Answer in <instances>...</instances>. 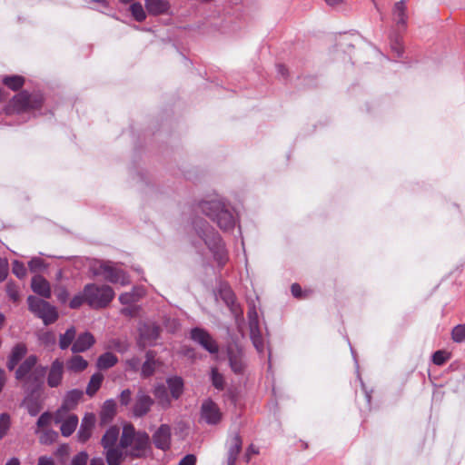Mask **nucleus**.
<instances>
[{"mask_svg":"<svg viewBox=\"0 0 465 465\" xmlns=\"http://www.w3.org/2000/svg\"><path fill=\"white\" fill-rule=\"evenodd\" d=\"M120 445L124 451V460L126 458H142L150 447V437L144 431L135 430L132 424H126L123 427Z\"/></svg>","mask_w":465,"mask_h":465,"instance_id":"f257e3e1","label":"nucleus"},{"mask_svg":"<svg viewBox=\"0 0 465 465\" xmlns=\"http://www.w3.org/2000/svg\"><path fill=\"white\" fill-rule=\"evenodd\" d=\"M200 210L223 231L233 230L236 218L230 206L220 199L203 200L199 203Z\"/></svg>","mask_w":465,"mask_h":465,"instance_id":"f03ea898","label":"nucleus"},{"mask_svg":"<svg viewBox=\"0 0 465 465\" xmlns=\"http://www.w3.org/2000/svg\"><path fill=\"white\" fill-rule=\"evenodd\" d=\"M38 361L36 355H29L18 366L15 371V378L22 382L25 391L35 392L42 385V378L45 371V367L35 368Z\"/></svg>","mask_w":465,"mask_h":465,"instance_id":"7ed1b4c3","label":"nucleus"},{"mask_svg":"<svg viewBox=\"0 0 465 465\" xmlns=\"http://www.w3.org/2000/svg\"><path fill=\"white\" fill-rule=\"evenodd\" d=\"M120 429L111 426L101 440L104 455L108 465H121L124 462V451L120 445Z\"/></svg>","mask_w":465,"mask_h":465,"instance_id":"20e7f679","label":"nucleus"},{"mask_svg":"<svg viewBox=\"0 0 465 465\" xmlns=\"http://www.w3.org/2000/svg\"><path fill=\"white\" fill-rule=\"evenodd\" d=\"M86 303L94 309L106 307L114 297V292L108 285L89 283L85 285Z\"/></svg>","mask_w":465,"mask_h":465,"instance_id":"39448f33","label":"nucleus"},{"mask_svg":"<svg viewBox=\"0 0 465 465\" xmlns=\"http://www.w3.org/2000/svg\"><path fill=\"white\" fill-rule=\"evenodd\" d=\"M28 309L37 318L41 319L45 325L54 323L58 317V312L54 306L48 302L30 295L27 298Z\"/></svg>","mask_w":465,"mask_h":465,"instance_id":"423d86ee","label":"nucleus"},{"mask_svg":"<svg viewBox=\"0 0 465 465\" xmlns=\"http://www.w3.org/2000/svg\"><path fill=\"white\" fill-rule=\"evenodd\" d=\"M91 270L94 275H104L112 283L126 285L130 282L128 275L108 261H94L91 264Z\"/></svg>","mask_w":465,"mask_h":465,"instance_id":"0eeeda50","label":"nucleus"},{"mask_svg":"<svg viewBox=\"0 0 465 465\" xmlns=\"http://www.w3.org/2000/svg\"><path fill=\"white\" fill-rule=\"evenodd\" d=\"M43 99L37 94H29L26 91L18 93L11 101V104L18 113L29 112L39 109L42 106Z\"/></svg>","mask_w":465,"mask_h":465,"instance_id":"6e6552de","label":"nucleus"},{"mask_svg":"<svg viewBox=\"0 0 465 465\" xmlns=\"http://www.w3.org/2000/svg\"><path fill=\"white\" fill-rule=\"evenodd\" d=\"M247 316L251 340L257 351L262 353L264 351V341L260 330L258 312L253 302L249 305Z\"/></svg>","mask_w":465,"mask_h":465,"instance_id":"1a4fd4ad","label":"nucleus"},{"mask_svg":"<svg viewBox=\"0 0 465 465\" xmlns=\"http://www.w3.org/2000/svg\"><path fill=\"white\" fill-rule=\"evenodd\" d=\"M203 240L213 253L214 259L220 265H224L227 261V252L220 234H203Z\"/></svg>","mask_w":465,"mask_h":465,"instance_id":"9d476101","label":"nucleus"},{"mask_svg":"<svg viewBox=\"0 0 465 465\" xmlns=\"http://www.w3.org/2000/svg\"><path fill=\"white\" fill-rule=\"evenodd\" d=\"M191 339L212 354L217 353L219 351V346L215 340L203 328L195 327L192 329Z\"/></svg>","mask_w":465,"mask_h":465,"instance_id":"9b49d317","label":"nucleus"},{"mask_svg":"<svg viewBox=\"0 0 465 465\" xmlns=\"http://www.w3.org/2000/svg\"><path fill=\"white\" fill-rule=\"evenodd\" d=\"M83 395L84 392L77 389L72 390L66 393L61 408L54 414L55 423L61 422L62 417L77 405Z\"/></svg>","mask_w":465,"mask_h":465,"instance_id":"f8f14e48","label":"nucleus"},{"mask_svg":"<svg viewBox=\"0 0 465 465\" xmlns=\"http://www.w3.org/2000/svg\"><path fill=\"white\" fill-rule=\"evenodd\" d=\"M160 335V328L154 323H143L139 327V344L146 347L155 343Z\"/></svg>","mask_w":465,"mask_h":465,"instance_id":"ddd939ff","label":"nucleus"},{"mask_svg":"<svg viewBox=\"0 0 465 465\" xmlns=\"http://www.w3.org/2000/svg\"><path fill=\"white\" fill-rule=\"evenodd\" d=\"M201 418L207 424L216 425L222 420V412L220 411L218 405L212 400L208 399L202 403Z\"/></svg>","mask_w":465,"mask_h":465,"instance_id":"4468645a","label":"nucleus"},{"mask_svg":"<svg viewBox=\"0 0 465 465\" xmlns=\"http://www.w3.org/2000/svg\"><path fill=\"white\" fill-rule=\"evenodd\" d=\"M153 404V400L140 390L136 396L133 406V414L135 417H143L148 413Z\"/></svg>","mask_w":465,"mask_h":465,"instance_id":"2eb2a0df","label":"nucleus"},{"mask_svg":"<svg viewBox=\"0 0 465 465\" xmlns=\"http://www.w3.org/2000/svg\"><path fill=\"white\" fill-rule=\"evenodd\" d=\"M171 427L167 424H162L153 435L154 446L162 450H167L171 446Z\"/></svg>","mask_w":465,"mask_h":465,"instance_id":"dca6fc26","label":"nucleus"},{"mask_svg":"<svg viewBox=\"0 0 465 465\" xmlns=\"http://www.w3.org/2000/svg\"><path fill=\"white\" fill-rule=\"evenodd\" d=\"M227 353L232 371L236 374L242 373L245 367L242 349L237 345H230L228 346Z\"/></svg>","mask_w":465,"mask_h":465,"instance_id":"f3484780","label":"nucleus"},{"mask_svg":"<svg viewBox=\"0 0 465 465\" xmlns=\"http://www.w3.org/2000/svg\"><path fill=\"white\" fill-rule=\"evenodd\" d=\"M242 440L239 433L231 435L227 440V465H235L242 450Z\"/></svg>","mask_w":465,"mask_h":465,"instance_id":"a211bd4d","label":"nucleus"},{"mask_svg":"<svg viewBox=\"0 0 465 465\" xmlns=\"http://www.w3.org/2000/svg\"><path fill=\"white\" fill-rule=\"evenodd\" d=\"M64 362L55 359L52 363L47 374V385L50 388L58 387L63 381L64 377Z\"/></svg>","mask_w":465,"mask_h":465,"instance_id":"6ab92c4d","label":"nucleus"},{"mask_svg":"<svg viewBox=\"0 0 465 465\" xmlns=\"http://www.w3.org/2000/svg\"><path fill=\"white\" fill-rule=\"evenodd\" d=\"M27 353V347L24 342L16 343L11 350L8 355L6 367L8 371H14L18 363L25 357Z\"/></svg>","mask_w":465,"mask_h":465,"instance_id":"aec40b11","label":"nucleus"},{"mask_svg":"<svg viewBox=\"0 0 465 465\" xmlns=\"http://www.w3.org/2000/svg\"><path fill=\"white\" fill-rule=\"evenodd\" d=\"M94 342L95 339L91 332H83L77 338H75V341L71 347V351L74 353L84 352L90 349L94 344Z\"/></svg>","mask_w":465,"mask_h":465,"instance_id":"412c9836","label":"nucleus"},{"mask_svg":"<svg viewBox=\"0 0 465 465\" xmlns=\"http://www.w3.org/2000/svg\"><path fill=\"white\" fill-rule=\"evenodd\" d=\"M94 423V415L93 413L85 414L82 420L80 429L77 432V438L79 441L84 443L90 439Z\"/></svg>","mask_w":465,"mask_h":465,"instance_id":"4be33fe9","label":"nucleus"},{"mask_svg":"<svg viewBox=\"0 0 465 465\" xmlns=\"http://www.w3.org/2000/svg\"><path fill=\"white\" fill-rule=\"evenodd\" d=\"M31 288L34 292L45 299H49L52 295L49 282L41 275L37 274L32 278Z\"/></svg>","mask_w":465,"mask_h":465,"instance_id":"5701e85b","label":"nucleus"},{"mask_svg":"<svg viewBox=\"0 0 465 465\" xmlns=\"http://www.w3.org/2000/svg\"><path fill=\"white\" fill-rule=\"evenodd\" d=\"M170 7L168 0H145V8L152 15H165Z\"/></svg>","mask_w":465,"mask_h":465,"instance_id":"b1692460","label":"nucleus"},{"mask_svg":"<svg viewBox=\"0 0 465 465\" xmlns=\"http://www.w3.org/2000/svg\"><path fill=\"white\" fill-rule=\"evenodd\" d=\"M116 412V403L114 400H106L100 411V423L106 425L112 421Z\"/></svg>","mask_w":465,"mask_h":465,"instance_id":"393cba45","label":"nucleus"},{"mask_svg":"<svg viewBox=\"0 0 465 465\" xmlns=\"http://www.w3.org/2000/svg\"><path fill=\"white\" fill-rule=\"evenodd\" d=\"M168 390L170 391L172 399L177 400L183 392V381L179 376L169 377L166 380Z\"/></svg>","mask_w":465,"mask_h":465,"instance_id":"a878e982","label":"nucleus"},{"mask_svg":"<svg viewBox=\"0 0 465 465\" xmlns=\"http://www.w3.org/2000/svg\"><path fill=\"white\" fill-rule=\"evenodd\" d=\"M64 419V416L62 417ZM61 433L64 437H69L75 430L78 424V417L74 414L69 415L64 420H61Z\"/></svg>","mask_w":465,"mask_h":465,"instance_id":"bb28decb","label":"nucleus"},{"mask_svg":"<svg viewBox=\"0 0 465 465\" xmlns=\"http://www.w3.org/2000/svg\"><path fill=\"white\" fill-rule=\"evenodd\" d=\"M153 394H154V397L156 398V400L158 401V403L163 408H168L171 405L172 397H170V395L168 393V389L165 385H163V384L157 385L154 388Z\"/></svg>","mask_w":465,"mask_h":465,"instance_id":"cd10ccee","label":"nucleus"},{"mask_svg":"<svg viewBox=\"0 0 465 465\" xmlns=\"http://www.w3.org/2000/svg\"><path fill=\"white\" fill-rule=\"evenodd\" d=\"M392 15L398 25L405 26L407 22L406 5L404 1L397 2L394 5Z\"/></svg>","mask_w":465,"mask_h":465,"instance_id":"c85d7f7f","label":"nucleus"},{"mask_svg":"<svg viewBox=\"0 0 465 465\" xmlns=\"http://www.w3.org/2000/svg\"><path fill=\"white\" fill-rule=\"evenodd\" d=\"M88 366V362L80 355H75L70 358L66 362V367L70 371L81 372Z\"/></svg>","mask_w":465,"mask_h":465,"instance_id":"c756f323","label":"nucleus"},{"mask_svg":"<svg viewBox=\"0 0 465 465\" xmlns=\"http://www.w3.org/2000/svg\"><path fill=\"white\" fill-rule=\"evenodd\" d=\"M76 330L74 326L68 328L64 333L59 337V347L61 350H66L75 341Z\"/></svg>","mask_w":465,"mask_h":465,"instance_id":"7c9ffc66","label":"nucleus"},{"mask_svg":"<svg viewBox=\"0 0 465 465\" xmlns=\"http://www.w3.org/2000/svg\"><path fill=\"white\" fill-rule=\"evenodd\" d=\"M104 376L100 372H96L91 376L89 383L86 388V394L89 396H94L96 391L100 389L101 384L103 382Z\"/></svg>","mask_w":465,"mask_h":465,"instance_id":"2f4dec72","label":"nucleus"},{"mask_svg":"<svg viewBox=\"0 0 465 465\" xmlns=\"http://www.w3.org/2000/svg\"><path fill=\"white\" fill-rule=\"evenodd\" d=\"M3 84L13 91H18L25 84V78L21 75H8L4 77Z\"/></svg>","mask_w":465,"mask_h":465,"instance_id":"473e14b6","label":"nucleus"},{"mask_svg":"<svg viewBox=\"0 0 465 465\" xmlns=\"http://www.w3.org/2000/svg\"><path fill=\"white\" fill-rule=\"evenodd\" d=\"M117 362V357L111 352H105L99 356L97 360V367L101 370H106Z\"/></svg>","mask_w":465,"mask_h":465,"instance_id":"72a5a7b5","label":"nucleus"},{"mask_svg":"<svg viewBox=\"0 0 465 465\" xmlns=\"http://www.w3.org/2000/svg\"><path fill=\"white\" fill-rule=\"evenodd\" d=\"M155 361L153 352L149 351L146 352V361L142 366V375L149 377L154 372Z\"/></svg>","mask_w":465,"mask_h":465,"instance_id":"f704fd0d","label":"nucleus"},{"mask_svg":"<svg viewBox=\"0 0 465 465\" xmlns=\"http://www.w3.org/2000/svg\"><path fill=\"white\" fill-rule=\"evenodd\" d=\"M130 12H131L133 17L137 22H143L146 18V14H145L144 9H143L142 4H140L138 2L134 3V4L131 5Z\"/></svg>","mask_w":465,"mask_h":465,"instance_id":"c9c22d12","label":"nucleus"},{"mask_svg":"<svg viewBox=\"0 0 465 465\" xmlns=\"http://www.w3.org/2000/svg\"><path fill=\"white\" fill-rule=\"evenodd\" d=\"M211 379H212L213 385L217 390L222 391V390L224 389V379H223V376L221 373H219V371H217L216 368H213L212 369Z\"/></svg>","mask_w":465,"mask_h":465,"instance_id":"e433bc0d","label":"nucleus"},{"mask_svg":"<svg viewBox=\"0 0 465 465\" xmlns=\"http://www.w3.org/2000/svg\"><path fill=\"white\" fill-rule=\"evenodd\" d=\"M140 296V293H138L136 291H133L131 292L122 293L119 296V301L122 304H132L134 302H136L139 300Z\"/></svg>","mask_w":465,"mask_h":465,"instance_id":"4c0bfd02","label":"nucleus"},{"mask_svg":"<svg viewBox=\"0 0 465 465\" xmlns=\"http://www.w3.org/2000/svg\"><path fill=\"white\" fill-rule=\"evenodd\" d=\"M451 338L455 342H463L465 341V324L455 326L451 331Z\"/></svg>","mask_w":465,"mask_h":465,"instance_id":"58836bf2","label":"nucleus"},{"mask_svg":"<svg viewBox=\"0 0 465 465\" xmlns=\"http://www.w3.org/2000/svg\"><path fill=\"white\" fill-rule=\"evenodd\" d=\"M11 425V419L8 413H2L0 415V440L3 439L7 433Z\"/></svg>","mask_w":465,"mask_h":465,"instance_id":"ea45409f","label":"nucleus"},{"mask_svg":"<svg viewBox=\"0 0 465 465\" xmlns=\"http://www.w3.org/2000/svg\"><path fill=\"white\" fill-rule=\"evenodd\" d=\"M84 302H86L85 287L82 292L74 295L70 301L69 306L71 309H78Z\"/></svg>","mask_w":465,"mask_h":465,"instance_id":"a19ab883","label":"nucleus"},{"mask_svg":"<svg viewBox=\"0 0 465 465\" xmlns=\"http://www.w3.org/2000/svg\"><path fill=\"white\" fill-rule=\"evenodd\" d=\"M24 404L31 416H36L41 411V405L34 400H25Z\"/></svg>","mask_w":465,"mask_h":465,"instance_id":"79ce46f5","label":"nucleus"},{"mask_svg":"<svg viewBox=\"0 0 465 465\" xmlns=\"http://www.w3.org/2000/svg\"><path fill=\"white\" fill-rule=\"evenodd\" d=\"M6 293L14 302H17L20 299L19 288L13 282L6 284Z\"/></svg>","mask_w":465,"mask_h":465,"instance_id":"37998d69","label":"nucleus"},{"mask_svg":"<svg viewBox=\"0 0 465 465\" xmlns=\"http://www.w3.org/2000/svg\"><path fill=\"white\" fill-rule=\"evenodd\" d=\"M450 357V354L444 351H437L432 355V361L434 364L440 366L445 363Z\"/></svg>","mask_w":465,"mask_h":465,"instance_id":"c03bdc74","label":"nucleus"},{"mask_svg":"<svg viewBox=\"0 0 465 465\" xmlns=\"http://www.w3.org/2000/svg\"><path fill=\"white\" fill-rule=\"evenodd\" d=\"M38 339L43 344L46 346L54 345L56 341L54 333L50 331L40 333Z\"/></svg>","mask_w":465,"mask_h":465,"instance_id":"a18cd8bd","label":"nucleus"},{"mask_svg":"<svg viewBox=\"0 0 465 465\" xmlns=\"http://www.w3.org/2000/svg\"><path fill=\"white\" fill-rule=\"evenodd\" d=\"M13 273L19 279H23L25 277L27 270L23 262H20L18 261H15L13 262V268H12Z\"/></svg>","mask_w":465,"mask_h":465,"instance_id":"49530a36","label":"nucleus"},{"mask_svg":"<svg viewBox=\"0 0 465 465\" xmlns=\"http://www.w3.org/2000/svg\"><path fill=\"white\" fill-rule=\"evenodd\" d=\"M28 267L31 272H41L45 269V264L41 258L35 257L29 261Z\"/></svg>","mask_w":465,"mask_h":465,"instance_id":"de8ad7c7","label":"nucleus"},{"mask_svg":"<svg viewBox=\"0 0 465 465\" xmlns=\"http://www.w3.org/2000/svg\"><path fill=\"white\" fill-rule=\"evenodd\" d=\"M57 438V433L54 430H45L40 436V442L42 444H51Z\"/></svg>","mask_w":465,"mask_h":465,"instance_id":"09e8293b","label":"nucleus"},{"mask_svg":"<svg viewBox=\"0 0 465 465\" xmlns=\"http://www.w3.org/2000/svg\"><path fill=\"white\" fill-rule=\"evenodd\" d=\"M88 453L86 451H80L73 457L70 465H86L88 461Z\"/></svg>","mask_w":465,"mask_h":465,"instance_id":"8fccbe9b","label":"nucleus"},{"mask_svg":"<svg viewBox=\"0 0 465 465\" xmlns=\"http://www.w3.org/2000/svg\"><path fill=\"white\" fill-rule=\"evenodd\" d=\"M221 297L227 306L236 302L235 295L230 288L223 289L221 292Z\"/></svg>","mask_w":465,"mask_h":465,"instance_id":"3c124183","label":"nucleus"},{"mask_svg":"<svg viewBox=\"0 0 465 465\" xmlns=\"http://www.w3.org/2000/svg\"><path fill=\"white\" fill-rule=\"evenodd\" d=\"M231 312L234 315L236 322H242V310L240 305L235 302L232 305H228Z\"/></svg>","mask_w":465,"mask_h":465,"instance_id":"603ef678","label":"nucleus"},{"mask_svg":"<svg viewBox=\"0 0 465 465\" xmlns=\"http://www.w3.org/2000/svg\"><path fill=\"white\" fill-rule=\"evenodd\" d=\"M52 420V415L49 412H44L37 420L36 425L38 428H44L50 424Z\"/></svg>","mask_w":465,"mask_h":465,"instance_id":"864d4df0","label":"nucleus"},{"mask_svg":"<svg viewBox=\"0 0 465 465\" xmlns=\"http://www.w3.org/2000/svg\"><path fill=\"white\" fill-rule=\"evenodd\" d=\"M112 342L114 349L121 353L125 352L129 348V344L125 341L114 340Z\"/></svg>","mask_w":465,"mask_h":465,"instance_id":"5fc2aeb1","label":"nucleus"},{"mask_svg":"<svg viewBox=\"0 0 465 465\" xmlns=\"http://www.w3.org/2000/svg\"><path fill=\"white\" fill-rule=\"evenodd\" d=\"M8 273V262L5 259L0 258V282H4Z\"/></svg>","mask_w":465,"mask_h":465,"instance_id":"6e6d98bb","label":"nucleus"},{"mask_svg":"<svg viewBox=\"0 0 465 465\" xmlns=\"http://www.w3.org/2000/svg\"><path fill=\"white\" fill-rule=\"evenodd\" d=\"M56 297L60 302L65 303L69 298V292L65 288H60L56 292Z\"/></svg>","mask_w":465,"mask_h":465,"instance_id":"4d7b16f0","label":"nucleus"},{"mask_svg":"<svg viewBox=\"0 0 465 465\" xmlns=\"http://www.w3.org/2000/svg\"><path fill=\"white\" fill-rule=\"evenodd\" d=\"M131 401V391L129 389L124 390L120 395V402L122 405H128Z\"/></svg>","mask_w":465,"mask_h":465,"instance_id":"13d9d810","label":"nucleus"},{"mask_svg":"<svg viewBox=\"0 0 465 465\" xmlns=\"http://www.w3.org/2000/svg\"><path fill=\"white\" fill-rule=\"evenodd\" d=\"M196 457L193 454H187L179 462L178 465H195Z\"/></svg>","mask_w":465,"mask_h":465,"instance_id":"bf43d9fd","label":"nucleus"},{"mask_svg":"<svg viewBox=\"0 0 465 465\" xmlns=\"http://www.w3.org/2000/svg\"><path fill=\"white\" fill-rule=\"evenodd\" d=\"M291 292L295 298H302L305 296L302 293V287L298 283H293L292 285Z\"/></svg>","mask_w":465,"mask_h":465,"instance_id":"052dcab7","label":"nucleus"},{"mask_svg":"<svg viewBox=\"0 0 465 465\" xmlns=\"http://www.w3.org/2000/svg\"><path fill=\"white\" fill-rule=\"evenodd\" d=\"M391 49L398 56H401L403 53V46L399 41H396L391 45Z\"/></svg>","mask_w":465,"mask_h":465,"instance_id":"680f3d73","label":"nucleus"},{"mask_svg":"<svg viewBox=\"0 0 465 465\" xmlns=\"http://www.w3.org/2000/svg\"><path fill=\"white\" fill-rule=\"evenodd\" d=\"M127 364L132 370L136 371L140 366V360L136 357H134L127 361Z\"/></svg>","mask_w":465,"mask_h":465,"instance_id":"e2e57ef3","label":"nucleus"},{"mask_svg":"<svg viewBox=\"0 0 465 465\" xmlns=\"http://www.w3.org/2000/svg\"><path fill=\"white\" fill-rule=\"evenodd\" d=\"M38 465H54L52 458L42 456L38 460Z\"/></svg>","mask_w":465,"mask_h":465,"instance_id":"0e129e2a","label":"nucleus"},{"mask_svg":"<svg viewBox=\"0 0 465 465\" xmlns=\"http://www.w3.org/2000/svg\"><path fill=\"white\" fill-rule=\"evenodd\" d=\"M330 6H338L342 4L343 0H323Z\"/></svg>","mask_w":465,"mask_h":465,"instance_id":"69168bd1","label":"nucleus"},{"mask_svg":"<svg viewBox=\"0 0 465 465\" xmlns=\"http://www.w3.org/2000/svg\"><path fill=\"white\" fill-rule=\"evenodd\" d=\"M89 465H104V462L102 458H93Z\"/></svg>","mask_w":465,"mask_h":465,"instance_id":"338daca9","label":"nucleus"},{"mask_svg":"<svg viewBox=\"0 0 465 465\" xmlns=\"http://www.w3.org/2000/svg\"><path fill=\"white\" fill-rule=\"evenodd\" d=\"M5 465H20V461L17 458L10 459Z\"/></svg>","mask_w":465,"mask_h":465,"instance_id":"774afa93","label":"nucleus"}]
</instances>
